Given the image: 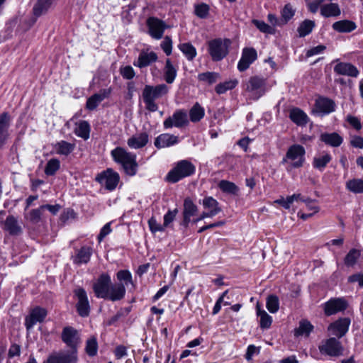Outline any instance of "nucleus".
I'll use <instances>...</instances> for the list:
<instances>
[{
  "instance_id": "18",
  "label": "nucleus",
  "mask_w": 363,
  "mask_h": 363,
  "mask_svg": "<svg viewBox=\"0 0 363 363\" xmlns=\"http://www.w3.org/2000/svg\"><path fill=\"white\" fill-rule=\"evenodd\" d=\"M257 58V53L253 48H245L242 52V56L238 64V69L240 72L247 69Z\"/></svg>"
},
{
  "instance_id": "42",
  "label": "nucleus",
  "mask_w": 363,
  "mask_h": 363,
  "mask_svg": "<svg viewBox=\"0 0 363 363\" xmlns=\"http://www.w3.org/2000/svg\"><path fill=\"white\" fill-rule=\"evenodd\" d=\"M346 189L354 194L363 193V179H352L346 182Z\"/></svg>"
},
{
  "instance_id": "43",
  "label": "nucleus",
  "mask_w": 363,
  "mask_h": 363,
  "mask_svg": "<svg viewBox=\"0 0 363 363\" xmlns=\"http://www.w3.org/2000/svg\"><path fill=\"white\" fill-rule=\"evenodd\" d=\"M179 48L189 61L193 60L196 56V50L190 43L179 44Z\"/></svg>"
},
{
  "instance_id": "1",
  "label": "nucleus",
  "mask_w": 363,
  "mask_h": 363,
  "mask_svg": "<svg viewBox=\"0 0 363 363\" xmlns=\"http://www.w3.org/2000/svg\"><path fill=\"white\" fill-rule=\"evenodd\" d=\"M111 155L113 160L122 166L127 175L133 177L137 174L138 164L136 161V155L121 147L113 149Z\"/></svg>"
},
{
  "instance_id": "16",
  "label": "nucleus",
  "mask_w": 363,
  "mask_h": 363,
  "mask_svg": "<svg viewBox=\"0 0 363 363\" xmlns=\"http://www.w3.org/2000/svg\"><path fill=\"white\" fill-rule=\"evenodd\" d=\"M199 211L197 206L191 199L187 197L184 201L182 216L183 219L180 225L186 228L191 222V218L197 215Z\"/></svg>"
},
{
  "instance_id": "37",
  "label": "nucleus",
  "mask_w": 363,
  "mask_h": 363,
  "mask_svg": "<svg viewBox=\"0 0 363 363\" xmlns=\"http://www.w3.org/2000/svg\"><path fill=\"white\" fill-rule=\"evenodd\" d=\"M204 114V108L199 103H196L189 111L190 121L193 123L199 122L203 118Z\"/></svg>"
},
{
  "instance_id": "53",
  "label": "nucleus",
  "mask_w": 363,
  "mask_h": 363,
  "mask_svg": "<svg viewBox=\"0 0 363 363\" xmlns=\"http://www.w3.org/2000/svg\"><path fill=\"white\" fill-rule=\"evenodd\" d=\"M43 212L44 209L42 205L38 208L32 209L28 213V218L32 223H38L41 220Z\"/></svg>"
},
{
  "instance_id": "39",
  "label": "nucleus",
  "mask_w": 363,
  "mask_h": 363,
  "mask_svg": "<svg viewBox=\"0 0 363 363\" xmlns=\"http://www.w3.org/2000/svg\"><path fill=\"white\" fill-rule=\"evenodd\" d=\"M315 26V24L313 21L308 19L304 20L301 23L297 28L299 37L303 38L309 35L312 32Z\"/></svg>"
},
{
  "instance_id": "6",
  "label": "nucleus",
  "mask_w": 363,
  "mask_h": 363,
  "mask_svg": "<svg viewBox=\"0 0 363 363\" xmlns=\"http://www.w3.org/2000/svg\"><path fill=\"white\" fill-rule=\"evenodd\" d=\"M305 148L298 144L290 146L282 160V163H286L289 161L293 168L301 167L305 162Z\"/></svg>"
},
{
  "instance_id": "45",
  "label": "nucleus",
  "mask_w": 363,
  "mask_h": 363,
  "mask_svg": "<svg viewBox=\"0 0 363 363\" xmlns=\"http://www.w3.org/2000/svg\"><path fill=\"white\" fill-rule=\"evenodd\" d=\"M52 0H38L33 7V13L36 17L45 13L50 5Z\"/></svg>"
},
{
  "instance_id": "29",
  "label": "nucleus",
  "mask_w": 363,
  "mask_h": 363,
  "mask_svg": "<svg viewBox=\"0 0 363 363\" xmlns=\"http://www.w3.org/2000/svg\"><path fill=\"white\" fill-rule=\"evenodd\" d=\"M91 255L92 249L88 246H83L77 255L72 257L73 262L78 265L86 264L89 262Z\"/></svg>"
},
{
  "instance_id": "14",
  "label": "nucleus",
  "mask_w": 363,
  "mask_h": 363,
  "mask_svg": "<svg viewBox=\"0 0 363 363\" xmlns=\"http://www.w3.org/2000/svg\"><path fill=\"white\" fill-rule=\"evenodd\" d=\"M62 340L71 348L70 351L77 352V345L80 342L78 331L71 326L65 327L62 332Z\"/></svg>"
},
{
  "instance_id": "54",
  "label": "nucleus",
  "mask_w": 363,
  "mask_h": 363,
  "mask_svg": "<svg viewBox=\"0 0 363 363\" xmlns=\"http://www.w3.org/2000/svg\"><path fill=\"white\" fill-rule=\"evenodd\" d=\"M359 256H360V252L359 250H357L356 249H352L347 254V255L345 258V264L349 267L353 266L356 263V262H357V259L359 257Z\"/></svg>"
},
{
  "instance_id": "50",
  "label": "nucleus",
  "mask_w": 363,
  "mask_h": 363,
  "mask_svg": "<svg viewBox=\"0 0 363 363\" xmlns=\"http://www.w3.org/2000/svg\"><path fill=\"white\" fill-rule=\"evenodd\" d=\"M98 342L95 337H91L86 340L85 351L89 357H94L97 354Z\"/></svg>"
},
{
  "instance_id": "32",
  "label": "nucleus",
  "mask_w": 363,
  "mask_h": 363,
  "mask_svg": "<svg viewBox=\"0 0 363 363\" xmlns=\"http://www.w3.org/2000/svg\"><path fill=\"white\" fill-rule=\"evenodd\" d=\"M341 13L337 4L330 3L320 6V14L325 18L337 17Z\"/></svg>"
},
{
  "instance_id": "48",
  "label": "nucleus",
  "mask_w": 363,
  "mask_h": 363,
  "mask_svg": "<svg viewBox=\"0 0 363 363\" xmlns=\"http://www.w3.org/2000/svg\"><path fill=\"white\" fill-rule=\"evenodd\" d=\"M210 6L206 3L194 5V14L202 19L206 18L209 14Z\"/></svg>"
},
{
  "instance_id": "3",
  "label": "nucleus",
  "mask_w": 363,
  "mask_h": 363,
  "mask_svg": "<svg viewBox=\"0 0 363 363\" xmlns=\"http://www.w3.org/2000/svg\"><path fill=\"white\" fill-rule=\"evenodd\" d=\"M245 90L253 100H258L272 87L267 78L261 75L251 76L245 84Z\"/></svg>"
},
{
  "instance_id": "25",
  "label": "nucleus",
  "mask_w": 363,
  "mask_h": 363,
  "mask_svg": "<svg viewBox=\"0 0 363 363\" xmlns=\"http://www.w3.org/2000/svg\"><path fill=\"white\" fill-rule=\"evenodd\" d=\"M4 230L8 231L12 236H17L23 233L21 226L18 224L17 218L12 216H8L4 223Z\"/></svg>"
},
{
  "instance_id": "56",
  "label": "nucleus",
  "mask_w": 363,
  "mask_h": 363,
  "mask_svg": "<svg viewBox=\"0 0 363 363\" xmlns=\"http://www.w3.org/2000/svg\"><path fill=\"white\" fill-rule=\"evenodd\" d=\"M252 23L262 33L272 34L274 32L273 27L262 21L254 19L252 20Z\"/></svg>"
},
{
  "instance_id": "27",
  "label": "nucleus",
  "mask_w": 363,
  "mask_h": 363,
  "mask_svg": "<svg viewBox=\"0 0 363 363\" xmlns=\"http://www.w3.org/2000/svg\"><path fill=\"white\" fill-rule=\"evenodd\" d=\"M149 141V135L146 132L133 135L128 139L127 144L132 149H140L145 147Z\"/></svg>"
},
{
  "instance_id": "35",
  "label": "nucleus",
  "mask_w": 363,
  "mask_h": 363,
  "mask_svg": "<svg viewBox=\"0 0 363 363\" xmlns=\"http://www.w3.org/2000/svg\"><path fill=\"white\" fill-rule=\"evenodd\" d=\"M75 147L74 143H70L65 140L57 142L54 148L58 155L67 156L73 152Z\"/></svg>"
},
{
  "instance_id": "11",
  "label": "nucleus",
  "mask_w": 363,
  "mask_h": 363,
  "mask_svg": "<svg viewBox=\"0 0 363 363\" xmlns=\"http://www.w3.org/2000/svg\"><path fill=\"white\" fill-rule=\"evenodd\" d=\"M74 296L77 297V311L81 317H88L90 313V304L88 300L86 291L82 288L74 290Z\"/></svg>"
},
{
  "instance_id": "15",
  "label": "nucleus",
  "mask_w": 363,
  "mask_h": 363,
  "mask_svg": "<svg viewBox=\"0 0 363 363\" xmlns=\"http://www.w3.org/2000/svg\"><path fill=\"white\" fill-rule=\"evenodd\" d=\"M335 110V102L326 97H319L315 100L313 112L318 116L328 115Z\"/></svg>"
},
{
  "instance_id": "5",
  "label": "nucleus",
  "mask_w": 363,
  "mask_h": 363,
  "mask_svg": "<svg viewBox=\"0 0 363 363\" xmlns=\"http://www.w3.org/2000/svg\"><path fill=\"white\" fill-rule=\"evenodd\" d=\"M231 40L228 38H215L207 43L208 52L213 62L224 59L229 52Z\"/></svg>"
},
{
  "instance_id": "20",
  "label": "nucleus",
  "mask_w": 363,
  "mask_h": 363,
  "mask_svg": "<svg viewBox=\"0 0 363 363\" xmlns=\"http://www.w3.org/2000/svg\"><path fill=\"white\" fill-rule=\"evenodd\" d=\"M47 311L41 307L34 308L25 319V326L27 330L31 329L38 322L42 323L47 316Z\"/></svg>"
},
{
  "instance_id": "64",
  "label": "nucleus",
  "mask_w": 363,
  "mask_h": 363,
  "mask_svg": "<svg viewBox=\"0 0 363 363\" xmlns=\"http://www.w3.org/2000/svg\"><path fill=\"white\" fill-rule=\"evenodd\" d=\"M21 346L18 344H12L9 350L8 356L9 358H13L16 356H20Z\"/></svg>"
},
{
  "instance_id": "62",
  "label": "nucleus",
  "mask_w": 363,
  "mask_h": 363,
  "mask_svg": "<svg viewBox=\"0 0 363 363\" xmlns=\"http://www.w3.org/2000/svg\"><path fill=\"white\" fill-rule=\"evenodd\" d=\"M274 203L279 204L285 209H289L291 203H293V197H290V196H287L286 199L281 197L276 200Z\"/></svg>"
},
{
  "instance_id": "59",
  "label": "nucleus",
  "mask_w": 363,
  "mask_h": 363,
  "mask_svg": "<svg viewBox=\"0 0 363 363\" xmlns=\"http://www.w3.org/2000/svg\"><path fill=\"white\" fill-rule=\"evenodd\" d=\"M161 48L167 55H170L172 50V40L168 35L165 36L161 43Z\"/></svg>"
},
{
  "instance_id": "28",
  "label": "nucleus",
  "mask_w": 363,
  "mask_h": 363,
  "mask_svg": "<svg viewBox=\"0 0 363 363\" xmlns=\"http://www.w3.org/2000/svg\"><path fill=\"white\" fill-rule=\"evenodd\" d=\"M320 140L325 144L333 147H337L341 145L343 142V138L337 133H324L320 135Z\"/></svg>"
},
{
  "instance_id": "46",
  "label": "nucleus",
  "mask_w": 363,
  "mask_h": 363,
  "mask_svg": "<svg viewBox=\"0 0 363 363\" xmlns=\"http://www.w3.org/2000/svg\"><path fill=\"white\" fill-rule=\"evenodd\" d=\"M238 84L237 79L228 80L217 84L215 91L218 94H223L228 90L234 89Z\"/></svg>"
},
{
  "instance_id": "40",
  "label": "nucleus",
  "mask_w": 363,
  "mask_h": 363,
  "mask_svg": "<svg viewBox=\"0 0 363 363\" xmlns=\"http://www.w3.org/2000/svg\"><path fill=\"white\" fill-rule=\"evenodd\" d=\"M75 134L84 140H87L90 135V125L86 121H81L74 130Z\"/></svg>"
},
{
  "instance_id": "7",
  "label": "nucleus",
  "mask_w": 363,
  "mask_h": 363,
  "mask_svg": "<svg viewBox=\"0 0 363 363\" xmlns=\"http://www.w3.org/2000/svg\"><path fill=\"white\" fill-rule=\"evenodd\" d=\"M95 180L104 186L106 189L113 191L120 181V176L118 172L111 168H108L98 174Z\"/></svg>"
},
{
  "instance_id": "52",
  "label": "nucleus",
  "mask_w": 363,
  "mask_h": 363,
  "mask_svg": "<svg viewBox=\"0 0 363 363\" xmlns=\"http://www.w3.org/2000/svg\"><path fill=\"white\" fill-rule=\"evenodd\" d=\"M295 9L291 4H286L281 11V21L284 24L287 23L294 16Z\"/></svg>"
},
{
  "instance_id": "61",
  "label": "nucleus",
  "mask_w": 363,
  "mask_h": 363,
  "mask_svg": "<svg viewBox=\"0 0 363 363\" xmlns=\"http://www.w3.org/2000/svg\"><path fill=\"white\" fill-rule=\"evenodd\" d=\"M120 73L122 77L126 79H132L135 76L133 68L130 65L121 68Z\"/></svg>"
},
{
  "instance_id": "33",
  "label": "nucleus",
  "mask_w": 363,
  "mask_h": 363,
  "mask_svg": "<svg viewBox=\"0 0 363 363\" xmlns=\"http://www.w3.org/2000/svg\"><path fill=\"white\" fill-rule=\"evenodd\" d=\"M332 27L339 33H350L356 28V25L353 21L342 20L335 22Z\"/></svg>"
},
{
  "instance_id": "19",
  "label": "nucleus",
  "mask_w": 363,
  "mask_h": 363,
  "mask_svg": "<svg viewBox=\"0 0 363 363\" xmlns=\"http://www.w3.org/2000/svg\"><path fill=\"white\" fill-rule=\"evenodd\" d=\"M350 325V319L349 318H339L329 325L328 330L332 335L341 338L348 331Z\"/></svg>"
},
{
  "instance_id": "60",
  "label": "nucleus",
  "mask_w": 363,
  "mask_h": 363,
  "mask_svg": "<svg viewBox=\"0 0 363 363\" xmlns=\"http://www.w3.org/2000/svg\"><path fill=\"white\" fill-rule=\"evenodd\" d=\"M178 213V209L174 208V210H169L164 216V226L168 227L169 224L174 220L177 214Z\"/></svg>"
},
{
  "instance_id": "36",
  "label": "nucleus",
  "mask_w": 363,
  "mask_h": 363,
  "mask_svg": "<svg viewBox=\"0 0 363 363\" xmlns=\"http://www.w3.org/2000/svg\"><path fill=\"white\" fill-rule=\"evenodd\" d=\"M257 315L260 318L259 326L262 329H268L272 323V318L264 311L262 310L257 304Z\"/></svg>"
},
{
  "instance_id": "58",
  "label": "nucleus",
  "mask_w": 363,
  "mask_h": 363,
  "mask_svg": "<svg viewBox=\"0 0 363 363\" xmlns=\"http://www.w3.org/2000/svg\"><path fill=\"white\" fill-rule=\"evenodd\" d=\"M148 225L150 231L152 233H155L157 232H163L165 230V226H164V224L161 225L160 223H157L156 219L153 217H152L148 220Z\"/></svg>"
},
{
  "instance_id": "26",
  "label": "nucleus",
  "mask_w": 363,
  "mask_h": 363,
  "mask_svg": "<svg viewBox=\"0 0 363 363\" xmlns=\"http://www.w3.org/2000/svg\"><path fill=\"white\" fill-rule=\"evenodd\" d=\"M157 60V55L155 52H145L144 50L141 51L138 60L133 62V65L135 67L143 68L149 66L152 62H155Z\"/></svg>"
},
{
  "instance_id": "47",
  "label": "nucleus",
  "mask_w": 363,
  "mask_h": 363,
  "mask_svg": "<svg viewBox=\"0 0 363 363\" xmlns=\"http://www.w3.org/2000/svg\"><path fill=\"white\" fill-rule=\"evenodd\" d=\"M313 326L308 320H301L299 323L298 328L295 329L294 335L296 336L306 335L308 336L313 330Z\"/></svg>"
},
{
  "instance_id": "49",
  "label": "nucleus",
  "mask_w": 363,
  "mask_h": 363,
  "mask_svg": "<svg viewBox=\"0 0 363 363\" xmlns=\"http://www.w3.org/2000/svg\"><path fill=\"white\" fill-rule=\"evenodd\" d=\"M60 162L57 158L50 159L46 164L45 174L48 176L54 175L60 169Z\"/></svg>"
},
{
  "instance_id": "63",
  "label": "nucleus",
  "mask_w": 363,
  "mask_h": 363,
  "mask_svg": "<svg viewBox=\"0 0 363 363\" xmlns=\"http://www.w3.org/2000/svg\"><path fill=\"white\" fill-rule=\"evenodd\" d=\"M325 49H326V47L325 45H319L318 46L313 47V48H311L310 50H308L306 52V55L307 57H310L311 56H313V55H315L323 52Z\"/></svg>"
},
{
  "instance_id": "31",
  "label": "nucleus",
  "mask_w": 363,
  "mask_h": 363,
  "mask_svg": "<svg viewBox=\"0 0 363 363\" xmlns=\"http://www.w3.org/2000/svg\"><path fill=\"white\" fill-rule=\"evenodd\" d=\"M289 118L299 126H305L308 122V116L298 108H294L290 111Z\"/></svg>"
},
{
  "instance_id": "2",
  "label": "nucleus",
  "mask_w": 363,
  "mask_h": 363,
  "mask_svg": "<svg viewBox=\"0 0 363 363\" xmlns=\"http://www.w3.org/2000/svg\"><path fill=\"white\" fill-rule=\"evenodd\" d=\"M169 91L168 86L164 84L156 86L146 85L142 93L143 99L145 104V108L151 112H155L158 106L155 100L167 94Z\"/></svg>"
},
{
  "instance_id": "24",
  "label": "nucleus",
  "mask_w": 363,
  "mask_h": 363,
  "mask_svg": "<svg viewBox=\"0 0 363 363\" xmlns=\"http://www.w3.org/2000/svg\"><path fill=\"white\" fill-rule=\"evenodd\" d=\"M178 143V136L169 133H162L155 138L154 145L157 149H162L173 146Z\"/></svg>"
},
{
  "instance_id": "9",
  "label": "nucleus",
  "mask_w": 363,
  "mask_h": 363,
  "mask_svg": "<svg viewBox=\"0 0 363 363\" xmlns=\"http://www.w3.org/2000/svg\"><path fill=\"white\" fill-rule=\"evenodd\" d=\"M319 350L322 354L330 357H338L342 354L343 347L337 338L330 337L319 346Z\"/></svg>"
},
{
  "instance_id": "51",
  "label": "nucleus",
  "mask_w": 363,
  "mask_h": 363,
  "mask_svg": "<svg viewBox=\"0 0 363 363\" xmlns=\"http://www.w3.org/2000/svg\"><path fill=\"white\" fill-rule=\"evenodd\" d=\"M266 306L270 313H277L279 308V298L276 295H269L267 298Z\"/></svg>"
},
{
  "instance_id": "22",
  "label": "nucleus",
  "mask_w": 363,
  "mask_h": 363,
  "mask_svg": "<svg viewBox=\"0 0 363 363\" xmlns=\"http://www.w3.org/2000/svg\"><path fill=\"white\" fill-rule=\"evenodd\" d=\"M111 93V89H103L98 93L93 94L90 96L86 104V108L88 110L93 111L96 108L99 104L105 99L108 98Z\"/></svg>"
},
{
  "instance_id": "23",
  "label": "nucleus",
  "mask_w": 363,
  "mask_h": 363,
  "mask_svg": "<svg viewBox=\"0 0 363 363\" xmlns=\"http://www.w3.org/2000/svg\"><path fill=\"white\" fill-rule=\"evenodd\" d=\"M334 72L339 75H345L351 77H357L359 72L358 69L351 63L337 62L334 67Z\"/></svg>"
},
{
  "instance_id": "41",
  "label": "nucleus",
  "mask_w": 363,
  "mask_h": 363,
  "mask_svg": "<svg viewBox=\"0 0 363 363\" xmlns=\"http://www.w3.org/2000/svg\"><path fill=\"white\" fill-rule=\"evenodd\" d=\"M331 160V155L328 153H325L323 155L314 157L313 166L315 169L323 171Z\"/></svg>"
},
{
  "instance_id": "38",
  "label": "nucleus",
  "mask_w": 363,
  "mask_h": 363,
  "mask_svg": "<svg viewBox=\"0 0 363 363\" xmlns=\"http://www.w3.org/2000/svg\"><path fill=\"white\" fill-rule=\"evenodd\" d=\"M220 78V74L215 72H206L198 74L199 81L208 85L215 84Z\"/></svg>"
},
{
  "instance_id": "17",
  "label": "nucleus",
  "mask_w": 363,
  "mask_h": 363,
  "mask_svg": "<svg viewBox=\"0 0 363 363\" xmlns=\"http://www.w3.org/2000/svg\"><path fill=\"white\" fill-rule=\"evenodd\" d=\"M347 307V302L344 298H330L324 304V312L328 316L345 311Z\"/></svg>"
},
{
  "instance_id": "57",
  "label": "nucleus",
  "mask_w": 363,
  "mask_h": 363,
  "mask_svg": "<svg viewBox=\"0 0 363 363\" xmlns=\"http://www.w3.org/2000/svg\"><path fill=\"white\" fill-rule=\"evenodd\" d=\"M202 204L204 208L208 210L220 208L219 203L212 196L205 197L202 201Z\"/></svg>"
},
{
  "instance_id": "4",
  "label": "nucleus",
  "mask_w": 363,
  "mask_h": 363,
  "mask_svg": "<svg viewBox=\"0 0 363 363\" xmlns=\"http://www.w3.org/2000/svg\"><path fill=\"white\" fill-rule=\"evenodd\" d=\"M195 171L196 167L193 163L189 160H182L168 172L165 179L170 183H177L185 177L193 175Z\"/></svg>"
},
{
  "instance_id": "30",
  "label": "nucleus",
  "mask_w": 363,
  "mask_h": 363,
  "mask_svg": "<svg viewBox=\"0 0 363 363\" xmlns=\"http://www.w3.org/2000/svg\"><path fill=\"white\" fill-rule=\"evenodd\" d=\"M125 294V287L123 283L111 284L108 297L106 299L112 301H119L124 298Z\"/></svg>"
},
{
  "instance_id": "10",
  "label": "nucleus",
  "mask_w": 363,
  "mask_h": 363,
  "mask_svg": "<svg viewBox=\"0 0 363 363\" xmlns=\"http://www.w3.org/2000/svg\"><path fill=\"white\" fill-rule=\"evenodd\" d=\"M111 284V277L108 274L100 275L93 286V290L96 296L106 299L108 297Z\"/></svg>"
},
{
  "instance_id": "44",
  "label": "nucleus",
  "mask_w": 363,
  "mask_h": 363,
  "mask_svg": "<svg viewBox=\"0 0 363 363\" xmlns=\"http://www.w3.org/2000/svg\"><path fill=\"white\" fill-rule=\"evenodd\" d=\"M218 186L223 192L230 194L233 195L238 194L239 188L233 182L227 180H221L219 182Z\"/></svg>"
},
{
  "instance_id": "13",
  "label": "nucleus",
  "mask_w": 363,
  "mask_h": 363,
  "mask_svg": "<svg viewBox=\"0 0 363 363\" xmlns=\"http://www.w3.org/2000/svg\"><path fill=\"white\" fill-rule=\"evenodd\" d=\"M147 26L149 35L156 40L161 39L165 29L168 28L164 21L156 17H149L147 20Z\"/></svg>"
},
{
  "instance_id": "21",
  "label": "nucleus",
  "mask_w": 363,
  "mask_h": 363,
  "mask_svg": "<svg viewBox=\"0 0 363 363\" xmlns=\"http://www.w3.org/2000/svg\"><path fill=\"white\" fill-rule=\"evenodd\" d=\"M11 120V116L8 112L0 114V149L3 148L9 138Z\"/></svg>"
},
{
  "instance_id": "55",
  "label": "nucleus",
  "mask_w": 363,
  "mask_h": 363,
  "mask_svg": "<svg viewBox=\"0 0 363 363\" xmlns=\"http://www.w3.org/2000/svg\"><path fill=\"white\" fill-rule=\"evenodd\" d=\"M116 276L119 281L123 282L124 286L133 284L131 273L128 270H120L117 272Z\"/></svg>"
},
{
  "instance_id": "8",
  "label": "nucleus",
  "mask_w": 363,
  "mask_h": 363,
  "mask_svg": "<svg viewBox=\"0 0 363 363\" xmlns=\"http://www.w3.org/2000/svg\"><path fill=\"white\" fill-rule=\"evenodd\" d=\"M188 124L189 119L187 113L183 109L177 110L172 116L167 118L163 122L164 129H169L173 127L182 128L186 126Z\"/></svg>"
},
{
  "instance_id": "12",
  "label": "nucleus",
  "mask_w": 363,
  "mask_h": 363,
  "mask_svg": "<svg viewBox=\"0 0 363 363\" xmlns=\"http://www.w3.org/2000/svg\"><path fill=\"white\" fill-rule=\"evenodd\" d=\"M77 361L75 351H60L50 354L43 363H76Z\"/></svg>"
},
{
  "instance_id": "34",
  "label": "nucleus",
  "mask_w": 363,
  "mask_h": 363,
  "mask_svg": "<svg viewBox=\"0 0 363 363\" xmlns=\"http://www.w3.org/2000/svg\"><path fill=\"white\" fill-rule=\"evenodd\" d=\"M177 69L169 59H167L164 68V79L167 84H172L177 77Z\"/></svg>"
}]
</instances>
